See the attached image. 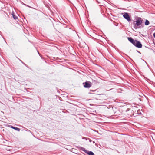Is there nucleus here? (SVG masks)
Here are the masks:
<instances>
[{
    "mask_svg": "<svg viewBox=\"0 0 155 155\" xmlns=\"http://www.w3.org/2000/svg\"><path fill=\"white\" fill-rule=\"evenodd\" d=\"M142 21L143 20L141 18H138L134 22V28L136 29L139 28V26L141 25Z\"/></svg>",
    "mask_w": 155,
    "mask_h": 155,
    "instance_id": "obj_1",
    "label": "nucleus"
},
{
    "mask_svg": "<svg viewBox=\"0 0 155 155\" xmlns=\"http://www.w3.org/2000/svg\"><path fill=\"white\" fill-rule=\"evenodd\" d=\"M134 45L136 47L139 48H141L142 46V45L141 43L137 40H135Z\"/></svg>",
    "mask_w": 155,
    "mask_h": 155,
    "instance_id": "obj_2",
    "label": "nucleus"
},
{
    "mask_svg": "<svg viewBox=\"0 0 155 155\" xmlns=\"http://www.w3.org/2000/svg\"><path fill=\"white\" fill-rule=\"evenodd\" d=\"M83 85L85 88H89L91 86V84L89 81H86L83 83Z\"/></svg>",
    "mask_w": 155,
    "mask_h": 155,
    "instance_id": "obj_3",
    "label": "nucleus"
},
{
    "mask_svg": "<svg viewBox=\"0 0 155 155\" xmlns=\"http://www.w3.org/2000/svg\"><path fill=\"white\" fill-rule=\"evenodd\" d=\"M123 17L125 19H126L128 21H131L130 18V16H129L128 13H124Z\"/></svg>",
    "mask_w": 155,
    "mask_h": 155,
    "instance_id": "obj_4",
    "label": "nucleus"
},
{
    "mask_svg": "<svg viewBox=\"0 0 155 155\" xmlns=\"http://www.w3.org/2000/svg\"><path fill=\"white\" fill-rule=\"evenodd\" d=\"M133 112L132 110H129L127 112V114L129 116H132L134 115V114L133 113Z\"/></svg>",
    "mask_w": 155,
    "mask_h": 155,
    "instance_id": "obj_5",
    "label": "nucleus"
},
{
    "mask_svg": "<svg viewBox=\"0 0 155 155\" xmlns=\"http://www.w3.org/2000/svg\"><path fill=\"white\" fill-rule=\"evenodd\" d=\"M128 40L131 43H132L133 45L135 42V40H134L131 37H128Z\"/></svg>",
    "mask_w": 155,
    "mask_h": 155,
    "instance_id": "obj_6",
    "label": "nucleus"
},
{
    "mask_svg": "<svg viewBox=\"0 0 155 155\" xmlns=\"http://www.w3.org/2000/svg\"><path fill=\"white\" fill-rule=\"evenodd\" d=\"M87 153L89 155H94V154L92 151H86Z\"/></svg>",
    "mask_w": 155,
    "mask_h": 155,
    "instance_id": "obj_7",
    "label": "nucleus"
},
{
    "mask_svg": "<svg viewBox=\"0 0 155 155\" xmlns=\"http://www.w3.org/2000/svg\"><path fill=\"white\" fill-rule=\"evenodd\" d=\"M12 17L14 19L16 20L17 19V17L15 15L14 13H12Z\"/></svg>",
    "mask_w": 155,
    "mask_h": 155,
    "instance_id": "obj_8",
    "label": "nucleus"
},
{
    "mask_svg": "<svg viewBox=\"0 0 155 155\" xmlns=\"http://www.w3.org/2000/svg\"><path fill=\"white\" fill-rule=\"evenodd\" d=\"M149 24V22L147 20H146L145 23V24L146 25H148Z\"/></svg>",
    "mask_w": 155,
    "mask_h": 155,
    "instance_id": "obj_9",
    "label": "nucleus"
},
{
    "mask_svg": "<svg viewBox=\"0 0 155 155\" xmlns=\"http://www.w3.org/2000/svg\"><path fill=\"white\" fill-rule=\"evenodd\" d=\"M14 129H15V130H17L18 131H20V129H19V128H18L17 127H15V128H14Z\"/></svg>",
    "mask_w": 155,
    "mask_h": 155,
    "instance_id": "obj_10",
    "label": "nucleus"
},
{
    "mask_svg": "<svg viewBox=\"0 0 155 155\" xmlns=\"http://www.w3.org/2000/svg\"><path fill=\"white\" fill-rule=\"evenodd\" d=\"M82 150L85 151V152H86V150L85 148H84L81 147V149Z\"/></svg>",
    "mask_w": 155,
    "mask_h": 155,
    "instance_id": "obj_11",
    "label": "nucleus"
},
{
    "mask_svg": "<svg viewBox=\"0 0 155 155\" xmlns=\"http://www.w3.org/2000/svg\"><path fill=\"white\" fill-rule=\"evenodd\" d=\"M11 127L13 129H14V128H15V127H14L12 126H11Z\"/></svg>",
    "mask_w": 155,
    "mask_h": 155,
    "instance_id": "obj_12",
    "label": "nucleus"
},
{
    "mask_svg": "<svg viewBox=\"0 0 155 155\" xmlns=\"http://www.w3.org/2000/svg\"><path fill=\"white\" fill-rule=\"evenodd\" d=\"M153 36L155 38V32L153 33Z\"/></svg>",
    "mask_w": 155,
    "mask_h": 155,
    "instance_id": "obj_13",
    "label": "nucleus"
}]
</instances>
